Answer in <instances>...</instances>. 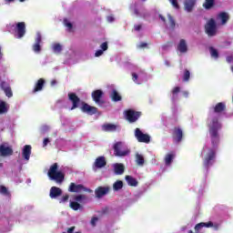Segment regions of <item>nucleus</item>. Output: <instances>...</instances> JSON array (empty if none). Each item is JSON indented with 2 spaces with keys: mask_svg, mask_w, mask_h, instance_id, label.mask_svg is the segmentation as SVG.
<instances>
[{
  "mask_svg": "<svg viewBox=\"0 0 233 233\" xmlns=\"http://www.w3.org/2000/svg\"><path fill=\"white\" fill-rule=\"evenodd\" d=\"M32 155V146L25 145L22 150V157L25 161H30V156Z\"/></svg>",
  "mask_w": 233,
  "mask_h": 233,
  "instance_id": "obj_19",
  "label": "nucleus"
},
{
  "mask_svg": "<svg viewBox=\"0 0 233 233\" xmlns=\"http://www.w3.org/2000/svg\"><path fill=\"white\" fill-rule=\"evenodd\" d=\"M0 194H2V196H6L7 198H10V196H12L10 194V191H8V188L5 186H0Z\"/></svg>",
  "mask_w": 233,
  "mask_h": 233,
  "instance_id": "obj_37",
  "label": "nucleus"
},
{
  "mask_svg": "<svg viewBox=\"0 0 233 233\" xmlns=\"http://www.w3.org/2000/svg\"><path fill=\"white\" fill-rule=\"evenodd\" d=\"M135 137L137 139L138 143H150V136L144 134L138 127L135 129Z\"/></svg>",
  "mask_w": 233,
  "mask_h": 233,
  "instance_id": "obj_8",
  "label": "nucleus"
},
{
  "mask_svg": "<svg viewBox=\"0 0 233 233\" xmlns=\"http://www.w3.org/2000/svg\"><path fill=\"white\" fill-rule=\"evenodd\" d=\"M208 128L212 147L216 148L219 145V130L221 129V124L218 116L213 117L208 122Z\"/></svg>",
  "mask_w": 233,
  "mask_h": 233,
  "instance_id": "obj_1",
  "label": "nucleus"
},
{
  "mask_svg": "<svg viewBox=\"0 0 233 233\" xmlns=\"http://www.w3.org/2000/svg\"><path fill=\"white\" fill-rule=\"evenodd\" d=\"M114 172L116 176H122V174H125V165L121 163L115 164Z\"/></svg>",
  "mask_w": 233,
  "mask_h": 233,
  "instance_id": "obj_26",
  "label": "nucleus"
},
{
  "mask_svg": "<svg viewBox=\"0 0 233 233\" xmlns=\"http://www.w3.org/2000/svg\"><path fill=\"white\" fill-rule=\"evenodd\" d=\"M137 78H138L137 74L132 73V79H133V81H134L135 83L137 82Z\"/></svg>",
  "mask_w": 233,
  "mask_h": 233,
  "instance_id": "obj_54",
  "label": "nucleus"
},
{
  "mask_svg": "<svg viewBox=\"0 0 233 233\" xmlns=\"http://www.w3.org/2000/svg\"><path fill=\"white\" fill-rule=\"evenodd\" d=\"M190 80V71L188 69L184 70V76H183V81L185 83L188 82Z\"/></svg>",
  "mask_w": 233,
  "mask_h": 233,
  "instance_id": "obj_42",
  "label": "nucleus"
},
{
  "mask_svg": "<svg viewBox=\"0 0 233 233\" xmlns=\"http://www.w3.org/2000/svg\"><path fill=\"white\" fill-rule=\"evenodd\" d=\"M55 85H57V81L52 80L51 81V86H54Z\"/></svg>",
  "mask_w": 233,
  "mask_h": 233,
  "instance_id": "obj_62",
  "label": "nucleus"
},
{
  "mask_svg": "<svg viewBox=\"0 0 233 233\" xmlns=\"http://www.w3.org/2000/svg\"><path fill=\"white\" fill-rule=\"evenodd\" d=\"M148 16H150V14L149 13H144L143 15H142V17L145 19V18H147V17H148Z\"/></svg>",
  "mask_w": 233,
  "mask_h": 233,
  "instance_id": "obj_61",
  "label": "nucleus"
},
{
  "mask_svg": "<svg viewBox=\"0 0 233 233\" xmlns=\"http://www.w3.org/2000/svg\"><path fill=\"white\" fill-rule=\"evenodd\" d=\"M53 50L55 54H61V52L63 51V46H61V44H54Z\"/></svg>",
  "mask_w": 233,
  "mask_h": 233,
  "instance_id": "obj_40",
  "label": "nucleus"
},
{
  "mask_svg": "<svg viewBox=\"0 0 233 233\" xmlns=\"http://www.w3.org/2000/svg\"><path fill=\"white\" fill-rule=\"evenodd\" d=\"M174 157H176V155L174 154V152L167 154L166 157H165V164L167 167L172 165V161H174Z\"/></svg>",
  "mask_w": 233,
  "mask_h": 233,
  "instance_id": "obj_32",
  "label": "nucleus"
},
{
  "mask_svg": "<svg viewBox=\"0 0 233 233\" xmlns=\"http://www.w3.org/2000/svg\"><path fill=\"white\" fill-rule=\"evenodd\" d=\"M232 61H233V56H232L227 57V62L228 63H232Z\"/></svg>",
  "mask_w": 233,
  "mask_h": 233,
  "instance_id": "obj_59",
  "label": "nucleus"
},
{
  "mask_svg": "<svg viewBox=\"0 0 233 233\" xmlns=\"http://www.w3.org/2000/svg\"><path fill=\"white\" fill-rule=\"evenodd\" d=\"M110 97H111L112 101H114L115 103H117V101H121L123 99L121 95H119V93L116 89L112 90Z\"/></svg>",
  "mask_w": 233,
  "mask_h": 233,
  "instance_id": "obj_30",
  "label": "nucleus"
},
{
  "mask_svg": "<svg viewBox=\"0 0 233 233\" xmlns=\"http://www.w3.org/2000/svg\"><path fill=\"white\" fill-rule=\"evenodd\" d=\"M94 167L96 168H103V167H106V159L105 158V157H96V159L95 160V163H94Z\"/></svg>",
  "mask_w": 233,
  "mask_h": 233,
  "instance_id": "obj_21",
  "label": "nucleus"
},
{
  "mask_svg": "<svg viewBox=\"0 0 233 233\" xmlns=\"http://www.w3.org/2000/svg\"><path fill=\"white\" fill-rule=\"evenodd\" d=\"M168 46H172V42H167V44L162 46L163 50H167Z\"/></svg>",
  "mask_w": 233,
  "mask_h": 233,
  "instance_id": "obj_50",
  "label": "nucleus"
},
{
  "mask_svg": "<svg viewBox=\"0 0 233 233\" xmlns=\"http://www.w3.org/2000/svg\"><path fill=\"white\" fill-rule=\"evenodd\" d=\"M69 207L72 210H79V208H81V204H79V202L71 201Z\"/></svg>",
  "mask_w": 233,
  "mask_h": 233,
  "instance_id": "obj_39",
  "label": "nucleus"
},
{
  "mask_svg": "<svg viewBox=\"0 0 233 233\" xmlns=\"http://www.w3.org/2000/svg\"><path fill=\"white\" fill-rule=\"evenodd\" d=\"M110 193V187H98L95 189V196L97 198V199H101V198H105L107 194Z\"/></svg>",
  "mask_w": 233,
  "mask_h": 233,
  "instance_id": "obj_9",
  "label": "nucleus"
},
{
  "mask_svg": "<svg viewBox=\"0 0 233 233\" xmlns=\"http://www.w3.org/2000/svg\"><path fill=\"white\" fill-rule=\"evenodd\" d=\"M211 57H214L215 59H218L219 57V53L218 52V49L214 47H209Z\"/></svg>",
  "mask_w": 233,
  "mask_h": 233,
  "instance_id": "obj_41",
  "label": "nucleus"
},
{
  "mask_svg": "<svg viewBox=\"0 0 233 233\" xmlns=\"http://www.w3.org/2000/svg\"><path fill=\"white\" fill-rule=\"evenodd\" d=\"M216 159V151L214 149H210L209 152L206 155L204 159V167L208 168L214 163Z\"/></svg>",
  "mask_w": 233,
  "mask_h": 233,
  "instance_id": "obj_12",
  "label": "nucleus"
},
{
  "mask_svg": "<svg viewBox=\"0 0 233 233\" xmlns=\"http://www.w3.org/2000/svg\"><path fill=\"white\" fill-rule=\"evenodd\" d=\"M106 212H108V208H105V209H103V214H106Z\"/></svg>",
  "mask_w": 233,
  "mask_h": 233,
  "instance_id": "obj_64",
  "label": "nucleus"
},
{
  "mask_svg": "<svg viewBox=\"0 0 233 233\" xmlns=\"http://www.w3.org/2000/svg\"><path fill=\"white\" fill-rule=\"evenodd\" d=\"M168 1L172 5L173 8H175L176 10H179L180 6L177 0H168Z\"/></svg>",
  "mask_w": 233,
  "mask_h": 233,
  "instance_id": "obj_44",
  "label": "nucleus"
},
{
  "mask_svg": "<svg viewBox=\"0 0 233 233\" xmlns=\"http://www.w3.org/2000/svg\"><path fill=\"white\" fill-rule=\"evenodd\" d=\"M205 32L208 37H214L218 34V25H216V20L210 18L205 25Z\"/></svg>",
  "mask_w": 233,
  "mask_h": 233,
  "instance_id": "obj_4",
  "label": "nucleus"
},
{
  "mask_svg": "<svg viewBox=\"0 0 233 233\" xmlns=\"http://www.w3.org/2000/svg\"><path fill=\"white\" fill-rule=\"evenodd\" d=\"M202 6L205 10H212L216 6V0H205Z\"/></svg>",
  "mask_w": 233,
  "mask_h": 233,
  "instance_id": "obj_29",
  "label": "nucleus"
},
{
  "mask_svg": "<svg viewBox=\"0 0 233 233\" xmlns=\"http://www.w3.org/2000/svg\"><path fill=\"white\" fill-rule=\"evenodd\" d=\"M126 181L127 182V185H129V187H137L138 182L137 180L132 177V176H126Z\"/></svg>",
  "mask_w": 233,
  "mask_h": 233,
  "instance_id": "obj_31",
  "label": "nucleus"
},
{
  "mask_svg": "<svg viewBox=\"0 0 233 233\" xmlns=\"http://www.w3.org/2000/svg\"><path fill=\"white\" fill-rule=\"evenodd\" d=\"M97 221H99V218L97 217H93L90 222L92 227H96V223H97Z\"/></svg>",
  "mask_w": 233,
  "mask_h": 233,
  "instance_id": "obj_46",
  "label": "nucleus"
},
{
  "mask_svg": "<svg viewBox=\"0 0 233 233\" xmlns=\"http://www.w3.org/2000/svg\"><path fill=\"white\" fill-rule=\"evenodd\" d=\"M103 50L99 49L95 53L96 57H99L100 56H103Z\"/></svg>",
  "mask_w": 233,
  "mask_h": 233,
  "instance_id": "obj_51",
  "label": "nucleus"
},
{
  "mask_svg": "<svg viewBox=\"0 0 233 233\" xmlns=\"http://www.w3.org/2000/svg\"><path fill=\"white\" fill-rule=\"evenodd\" d=\"M114 156L116 157H125L130 155L128 147L122 141H118L113 145Z\"/></svg>",
  "mask_w": 233,
  "mask_h": 233,
  "instance_id": "obj_3",
  "label": "nucleus"
},
{
  "mask_svg": "<svg viewBox=\"0 0 233 233\" xmlns=\"http://www.w3.org/2000/svg\"><path fill=\"white\" fill-rule=\"evenodd\" d=\"M64 23L66 25V26H67V28H69V30H72V28L74 27V25H72V23H69L66 20H64Z\"/></svg>",
  "mask_w": 233,
  "mask_h": 233,
  "instance_id": "obj_49",
  "label": "nucleus"
},
{
  "mask_svg": "<svg viewBox=\"0 0 233 233\" xmlns=\"http://www.w3.org/2000/svg\"><path fill=\"white\" fill-rule=\"evenodd\" d=\"M159 19H161L163 23H167V18H165V16H163L162 15H159Z\"/></svg>",
  "mask_w": 233,
  "mask_h": 233,
  "instance_id": "obj_60",
  "label": "nucleus"
},
{
  "mask_svg": "<svg viewBox=\"0 0 233 233\" xmlns=\"http://www.w3.org/2000/svg\"><path fill=\"white\" fill-rule=\"evenodd\" d=\"M172 137L175 143H181L183 141V129L179 127H175L173 128Z\"/></svg>",
  "mask_w": 233,
  "mask_h": 233,
  "instance_id": "obj_11",
  "label": "nucleus"
},
{
  "mask_svg": "<svg viewBox=\"0 0 233 233\" xmlns=\"http://www.w3.org/2000/svg\"><path fill=\"white\" fill-rule=\"evenodd\" d=\"M60 196H63V190L57 187H52L49 192V198L51 199H57Z\"/></svg>",
  "mask_w": 233,
  "mask_h": 233,
  "instance_id": "obj_17",
  "label": "nucleus"
},
{
  "mask_svg": "<svg viewBox=\"0 0 233 233\" xmlns=\"http://www.w3.org/2000/svg\"><path fill=\"white\" fill-rule=\"evenodd\" d=\"M123 188V181L117 180L113 184V189L117 192L118 190H121Z\"/></svg>",
  "mask_w": 233,
  "mask_h": 233,
  "instance_id": "obj_36",
  "label": "nucleus"
},
{
  "mask_svg": "<svg viewBox=\"0 0 233 233\" xmlns=\"http://www.w3.org/2000/svg\"><path fill=\"white\" fill-rule=\"evenodd\" d=\"M177 50H178L180 54H187V52H188V46L187 45L186 39H180L178 45L177 46Z\"/></svg>",
  "mask_w": 233,
  "mask_h": 233,
  "instance_id": "obj_18",
  "label": "nucleus"
},
{
  "mask_svg": "<svg viewBox=\"0 0 233 233\" xmlns=\"http://www.w3.org/2000/svg\"><path fill=\"white\" fill-rule=\"evenodd\" d=\"M136 162H137V165H138L139 167H143V165H145V157H143V155L137 153Z\"/></svg>",
  "mask_w": 233,
  "mask_h": 233,
  "instance_id": "obj_33",
  "label": "nucleus"
},
{
  "mask_svg": "<svg viewBox=\"0 0 233 233\" xmlns=\"http://www.w3.org/2000/svg\"><path fill=\"white\" fill-rule=\"evenodd\" d=\"M168 22H169V27L171 30L176 29V20L174 19V16L171 15H167Z\"/></svg>",
  "mask_w": 233,
  "mask_h": 233,
  "instance_id": "obj_35",
  "label": "nucleus"
},
{
  "mask_svg": "<svg viewBox=\"0 0 233 233\" xmlns=\"http://www.w3.org/2000/svg\"><path fill=\"white\" fill-rule=\"evenodd\" d=\"M179 92H181V88L179 86H176L172 90L173 96H176V94H179Z\"/></svg>",
  "mask_w": 233,
  "mask_h": 233,
  "instance_id": "obj_47",
  "label": "nucleus"
},
{
  "mask_svg": "<svg viewBox=\"0 0 233 233\" xmlns=\"http://www.w3.org/2000/svg\"><path fill=\"white\" fill-rule=\"evenodd\" d=\"M82 190H84L85 192L88 191V189H86V187H85V186H83L81 184L76 185V183H74V182H72L68 187V192L78 193V192H82Z\"/></svg>",
  "mask_w": 233,
  "mask_h": 233,
  "instance_id": "obj_16",
  "label": "nucleus"
},
{
  "mask_svg": "<svg viewBox=\"0 0 233 233\" xmlns=\"http://www.w3.org/2000/svg\"><path fill=\"white\" fill-rule=\"evenodd\" d=\"M102 130L104 132H116V130H117V126L114 124H104L102 126Z\"/></svg>",
  "mask_w": 233,
  "mask_h": 233,
  "instance_id": "obj_27",
  "label": "nucleus"
},
{
  "mask_svg": "<svg viewBox=\"0 0 233 233\" xmlns=\"http://www.w3.org/2000/svg\"><path fill=\"white\" fill-rule=\"evenodd\" d=\"M183 95H184L185 97H188V92L184 91V92H183Z\"/></svg>",
  "mask_w": 233,
  "mask_h": 233,
  "instance_id": "obj_63",
  "label": "nucleus"
},
{
  "mask_svg": "<svg viewBox=\"0 0 233 233\" xmlns=\"http://www.w3.org/2000/svg\"><path fill=\"white\" fill-rule=\"evenodd\" d=\"M59 165L57 163L53 164L47 172V176L51 181H56L58 185H61L65 181V173L58 171Z\"/></svg>",
  "mask_w": 233,
  "mask_h": 233,
  "instance_id": "obj_2",
  "label": "nucleus"
},
{
  "mask_svg": "<svg viewBox=\"0 0 233 233\" xmlns=\"http://www.w3.org/2000/svg\"><path fill=\"white\" fill-rule=\"evenodd\" d=\"M225 110H227V105H225V102H219L213 106V112L215 114H221V112H225Z\"/></svg>",
  "mask_w": 233,
  "mask_h": 233,
  "instance_id": "obj_24",
  "label": "nucleus"
},
{
  "mask_svg": "<svg viewBox=\"0 0 233 233\" xmlns=\"http://www.w3.org/2000/svg\"><path fill=\"white\" fill-rule=\"evenodd\" d=\"M100 48H102L103 52L108 50V43L106 42L102 43V45L100 46Z\"/></svg>",
  "mask_w": 233,
  "mask_h": 233,
  "instance_id": "obj_45",
  "label": "nucleus"
},
{
  "mask_svg": "<svg viewBox=\"0 0 233 233\" xmlns=\"http://www.w3.org/2000/svg\"><path fill=\"white\" fill-rule=\"evenodd\" d=\"M8 107H6V102L0 101V114H6Z\"/></svg>",
  "mask_w": 233,
  "mask_h": 233,
  "instance_id": "obj_38",
  "label": "nucleus"
},
{
  "mask_svg": "<svg viewBox=\"0 0 233 233\" xmlns=\"http://www.w3.org/2000/svg\"><path fill=\"white\" fill-rule=\"evenodd\" d=\"M45 83H46V81H45L44 78H40L36 81V83L35 84V87L33 89V94H36V92H41V90H43V88H45Z\"/></svg>",
  "mask_w": 233,
  "mask_h": 233,
  "instance_id": "obj_20",
  "label": "nucleus"
},
{
  "mask_svg": "<svg viewBox=\"0 0 233 233\" xmlns=\"http://www.w3.org/2000/svg\"><path fill=\"white\" fill-rule=\"evenodd\" d=\"M15 32H16L18 39L25 37V34H26V24L25 22H18Z\"/></svg>",
  "mask_w": 233,
  "mask_h": 233,
  "instance_id": "obj_13",
  "label": "nucleus"
},
{
  "mask_svg": "<svg viewBox=\"0 0 233 233\" xmlns=\"http://www.w3.org/2000/svg\"><path fill=\"white\" fill-rule=\"evenodd\" d=\"M218 19L221 21V25H227L228 19H230V16H228V14H227L226 12H221L220 14H218Z\"/></svg>",
  "mask_w": 233,
  "mask_h": 233,
  "instance_id": "obj_28",
  "label": "nucleus"
},
{
  "mask_svg": "<svg viewBox=\"0 0 233 233\" xmlns=\"http://www.w3.org/2000/svg\"><path fill=\"white\" fill-rule=\"evenodd\" d=\"M73 199L76 203H84V201H86V195H76L73 197Z\"/></svg>",
  "mask_w": 233,
  "mask_h": 233,
  "instance_id": "obj_34",
  "label": "nucleus"
},
{
  "mask_svg": "<svg viewBox=\"0 0 233 233\" xmlns=\"http://www.w3.org/2000/svg\"><path fill=\"white\" fill-rule=\"evenodd\" d=\"M131 10L137 17H139V15H141V14L139 13V9H137V4L133 5L131 6Z\"/></svg>",
  "mask_w": 233,
  "mask_h": 233,
  "instance_id": "obj_43",
  "label": "nucleus"
},
{
  "mask_svg": "<svg viewBox=\"0 0 233 233\" xmlns=\"http://www.w3.org/2000/svg\"><path fill=\"white\" fill-rule=\"evenodd\" d=\"M48 143H50V138H48V137L44 138L43 147H46L48 145Z\"/></svg>",
  "mask_w": 233,
  "mask_h": 233,
  "instance_id": "obj_52",
  "label": "nucleus"
},
{
  "mask_svg": "<svg viewBox=\"0 0 233 233\" xmlns=\"http://www.w3.org/2000/svg\"><path fill=\"white\" fill-rule=\"evenodd\" d=\"M134 28H135L136 32H139V30H141V28H142V25H137L134 26Z\"/></svg>",
  "mask_w": 233,
  "mask_h": 233,
  "instance_id": "obj_55",
  "label": "nucleus"
},
{
  "mask_svg": "<svg viewBox=\"0 0 233 233\" xmlns=\"http://www.w3.org/2000/svg\"><path fill=\"white\" fill-rule=\"evenodd\" d=\"M125 118L128 123H136L139 117H141L142 113L140 111H136L134 109H127L124 112Z\"/></svg>",
  "mask_w": 233,
  "mask_h": 233,
  "instance_id": "obj_5",
  "label": "nucleus"
},
{
  "mask_svg": "<svg viewBox=\"0 0 233 233\" xmlns=\"http://www.w3.org/2000/svg\"><path fill=\"white\" fill-rule=\"evenodd\" d=\"M81 110L85 114H88V116H94V114H97V107L92 106L86 103H83Z\"/></svg>",
  "mask_w": 233,
  "mask_h": 233,
  "instance_id": "obj_14",
  "label": "nucleus"
},
{
  "mask_svg": "<svg viewBox=\"0 0 233 233\" xmlns=\"http://www.w3.org/2000/svg\"><path fill=\"white\" fill-rule=\"evenodd\" d=\"M114 16H112V15H109V16H107V21H108V23H114Z\"/></svg>",
  "mask_w": 233,
  "mask_h": 233,
  "instance_id": "obj_56",
  "label": "nucleus"
},
{
  "mask_svg": "<svg viewBox=\"0 0 233 233\" xmlns=\"http://www.w3.org/2000/svg\"><path fill=\"white\" fill-rule=\"evenodd\" d=\"M5 3H14V1H15V0H5ZM20 1V3H25V1H26V0H19Z\"/></svg>",
  "mask_w": 233,
  "mask_h": 233,
  "instance_id": "obj_58",
  "label": "nucleus"
},
{
  "mask_svg": "<svg viewBox=\"0 0 233 233\" xmlns=\"http://www.w3.org/2000/svg\"><path fill=\"white\" fill-rule=\"evenodd\" d=\"M148 46V44L142 42L138 45V48H147Z\"/></svg>",
  "mask_w": 233,
  "mask_h": 233,
  "instance_id": "obj_53",
  "label": "nucleus"
},
{
  "mask_svg": "<svg viewBox=\"0 0 233 233\" xmlns=\"http://www.w3.org/2000/svg\"><path fill=\"white\" fill-rule=\"evenodd\" d=\"M104 94L105 93H103V90L101 89H96L91 94L93 101H95L98 106H103V105H105V100H103Z\"/></svg>",
  "mask_w": 233,
  "mask_h": 233,
  "instance_id": "obj_7",
  "label": "nucleus"
},
{
  "mask_svg": "<svg viewBox=\"0 0 233 233\" xmlns=\"http://www.w3.org/2000/svg\"><path fill=\"white\" fill-rule=\"evenodd\" d=\"M67 96L69 101L72 103L70 110H76V108H78L79 103H81V98H79L76 93H68Z\"/></svg>",
  "mask_w": 233,
  "mask_h": 233,
  "instance_id": "obj_10",
  "label": "nucleus"
},
{
  "mask_svg": "<svg viewBox=\"0 0 233 233\" xmlns=\"http://www.w3.org/2000/svg\"><path fill=\"white\" fill-rule=\"evenodd\" d=\"M214 228V230H219V224L208 222H200L195 226V232H201L202 228Z\"/></svg>",
  "mask_w": 233,
  "mask_h": 233,
  "instance_id": "obj_6",
  "label": "nucleus"
},
{
  "mask_svg": "<svg viewBox=\"0 0 233 233\" xmlns=\"http://www.w3.org/2000/svg\"><path fill=\"white\" fill-rule=\"evenodd\" d=\"M0 156L2 157H8L9 156H14V149H12V147H10L0 145Z\"/></svg>",
  "mask_w": 233,
  "mask_h": 233,
  "instance_id": "obj_15",
  "label": "nucleus"
},
{
  "mask_svg": "<svg viewBox=\"0 0 233 233\" xmlns=\"http://www.w3.org/2000/svg\"><path fill=\"white\" fill-rule=\"evenodd\" d=\"M74 230H76V227H71L67 229V233H74Z\"/></svg>",
  "mask_w": 233,
  "mask_h": 233,
  "instance_id": "obj_57",
  "label": "nucleus"
},
{
  "mask_svg": "<svg viewBox=\"0 0 233 233\" xmlns=\"http://www.w3.org/2000/svg\"><path fill=\"white\" fill-rule=\"evenodd\" d=\"M41 41H42V36L41 34H38L35 38V43L33 45V50L35 52V54H39L41 52Z\"/></svg>",
  "mask_w": 233,
  "mask_h": 233,
  "instance_id": "obj_25",
  "label": "nucleus"
},
{
  "mask_svg": "<svg viewBox=\"0 0 233 233\" xmlns=\"http://www.w3.org/2000/svg\"><path fill=\"white\" fill-rule=\"evenodd\" d=\"M1 88L4 90L6 97H12L14 94L12 93V87H10V85L6 82H2L1 83Z\"/></svg>",
  "mask_w": 233,
  "mask_h": 233,
  "instance_id": "obj_23",
  "label": "nucleus"
},
{
  "mask_svg": "<svg viewBox=\"0 0 233 233\" xmlns=\"http://www.w3.org/2000/svg\"><path fill=\"white\" fill-rule=\"evenodd\" d=\"M69 198H70V196L65 195L64 197H62V198L60 199L59 203H66V201H68Z\"/></svg>",
  "mask_w": 233,
  "mask_h": 233,
  "instance_id": "obj_48",
  "label": "nucleus"
},
{
  "mask_svg": "<svg viewBox=\"0 0 233 233\" xmlns=\"http://www.w3.org/2000/svg\"><path fill=\"white\" fill-rule=\"evenodd\" d=\"M196 6V0H185L184 2V10L187 13L192 12Z\"/></svg>",
  "mask_w": 233,
  "mask_h": 233,
  "instance_id": "obj_22",
  "label": "nucleus"
}]
</instances>
